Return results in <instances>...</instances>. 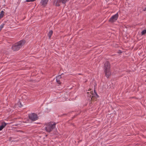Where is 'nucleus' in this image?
I'll use <instances>...</instances> for the list:
<instances>
[{
	"mask_svg": "<svg viewBox=\"0 0 146 146\" xmlns=\"http://www.w3.org/2000/svg\"><path fill=\"white\" fill-rule=\"evenodd\" d=\"M25 40H22L16 43L12 47V50L14 51H17L19 50L25 43Z\"/></svg>",
	"mask_w": 146,
	"mask_h": 146,
	"instance_id": "1",
	"label": "nucleus"
},
{
	"mask_svg": "<svg viewBox=\"0 0 146 146\" xmlns=\"http://www.w3.org/2000/svg\"><path fill=\"white\" fill-rule=\"evenodd\" d=\"M110 64L108 61H106L104 64V70L105 75L107 78L109 77L111 75V72L110 70Z\"/></svg>",
	"mask_w": 146,
	"mask_h": 146,
	"instance_id": "2",
	"label": "nucleus"
},
{
	"mask_svg": "<svg viewBox=\"0 0 146 146\" xmlns=\"http://www.w3.org/2000/svg\"><path fill=\"white\" fill-rule=\"evenodd\" d=\"M56 123H55L52 124V122L48 123L46 125L45 129L46 131L50 132L52 131L55 127Z\"/></svg>",
	"mask_w": 146,
	"mask_h": 146,
	"instance_id": "3",
	"label": "nucleus"
},
{
	"mask_svg": "<svg viewBox=\"0 0 146 146\" xmlns=\"http://www.w3.org/2000/svg\"><path fill=\"white\" fill-rule=\"evenodd\" d=\"M29 119L32 121H35L37 120L38 118L37 115L35 113H32L29 115Z\"/></svg>",
	"mask_w": 146,
	"mask_h": 146,
	"instance_id": "4",
	"label": "nucleus"
},
{
	"mask_svg": "<svg viewBox=\"0 0 146 146\" xmlns=\"http://www.w3.org/2000/svg\"><path fill=\"white\" fill-rule=\"evenodd\" d=\"M119 17V15L118 13H116L115 15L112 16L109 20L110 22L113 23L115 21L117 20Z\"/></svg>",
	"mask_w": 146,
	"mask_h": 146,
	"instance_id": "5",
	"label": "nucleus"
},
{
	"mask_svg": "<svg viewBox=\"0 0 146 146\" xmlns=\"http://www.w3.org/2000/svg\"><path fill=\"white\" fill-rule=\"evenodd\" d=\"M61 0H55L54 1V4L56 6H59L60 5L61 3Z\"/></svg>",
	"mask_w": 146,
	"mask_h": 146,
	"instance_id": "6",
	"label": "nucleus"
},
{
	"mask_svg": "<svg viewBox=\"0 0 146 146\" xmlns=\"http://www.w3.org/2000/svg\"><path fill=\"white\" fill-rule=\"evenodd\" d=\"M48 1V0H41L40 3L42 5L44 6L46 5Z\"/></svg>",
	"mask_w": 146,
	"mask_h": 146,
	"instance_id": "7",
	"label": "nucleus"
},
{
	"mask_svg": "<svg viewBox=\"0 0 146 146\" xmlns=\"http://www.w3.org/2000/svg\"><path fill=\"white\" fill-rule=\"evenodd\" d=\"M7 123L5 122L2 123L1 125L0 126V131L1 130L7 125Z\"/></svg>",
	"mask_w": 146,
	"mask_h": 146,
	"instance_id": "8",
	"label": "nucleus"
},
{
	"mask_svg": "<svg viewBox=\"0 0 146 146\" xmlns=\"http://www.w3.org/2000/svg\"><path fill=\"white\" fill-rule=\"evenodd\" d=\"M87 94L88 96H89L92 100V97L93 96L92 91H90V92H88Z\"/></svg>",
	"mask_w": 146,
	"mask_h": 146,
	"instance_id": "9",
	"label": "nucleus"
},
{
	"mask_svg": "<svg viewBox=\"0 0 146 146\" xmlns=\"http://www.w3.org/2000/svg\"><path fill=\"white\" fill-rule=\"evenodd\" d=\"M52 33L53 31L52 30H51L49 32L48 34V36L49 39H50Z\"/></svg>",
	"mask_w": 146,
	"mask_h": 146,
	"instance_id": "10",
	"label": "nucleus"
},
{
	"mask_svg": "<svg viewBox=\"0 0 146 146\" xmlns=\"http://www.w3.org/2000/svg\"><path fill=\"white\" fill-rule=\"evenodd\" d=\"M4 13V12L3 11H1L0 13V18H1L3 17Z\"/></svg>",
	"mask_w": 146,
	"mask_h": 146,
	"instance_id": "11",
	"label": "nucleus"
},
{
	"mask_svg": "<svg viewBox=\"0 0 146 146\" xmlns=\"http://www.w3.org/2000/svg\"><path fill=\"white\" fill-rule=\"evenodd\" d=\"M145 34H146V29L144 30H143L142 31L141 33V34L142 35H144Z\"/></svg>",
	"mask_w": 146,
	"mask_h": 146,
	"instance_id": "12",
	"label": "nucleus"
},
{
	"mask_svg": "<svg viewBox=\"0 0 146 146\" xmlns=\"http://www.w3.org/2000/svg\"><path fill=\"white\" fill-rule=\"evenodd\" d=\"M69 0H61V3L63 4H65L67 1H68Z\"/></svg>",
	"mask_w": 146,
	"mask_h": 146,
	"instance_id": "13",
	"label": "nucleus"
},
{
	"mask_svg": "<svg viewBox=\"0 0 146 146\" xmlns=\"http://www.w3.org/2000/svg\"><path fill=\"white\" fill-rule=\"evenodd\" d=\"M5 24L3 23L0 26V31L4 27Z\"/></svg>",
	"mask_w": 146,
	"mask_h": 146,
	"instance_id": "14",
	"label": "nucleus"
},
{
	"mask_svg": "<svg viewBox=\"0 0 146 146\" xmlns=\"http://www.w3.org/2000/svg\"><path fill=\"white\" fill-rule=\"evenodd\" d=\"M35 0H26V1L27 2H33Z\"/></svg>",
	"mask_w": 146,
	"mask_h": 146,
	"instance_id": "15",
	"label": "nucleus"
},
{
	"mask_svg": "<svg viewBox=\"0 0 146 146\" xmlns=\"http://www.w3.org/2000/svg\"><path fill=\"white\" fill-rule=\"evenodd\" d=\"M56 82L58 84H60L61 83V82L59 80H58L57 78L56 79Z\"/></svg>",
	"mask_w": 146,
	"mask_h": 146,
	"instance_id": "16",
	"label": "nucleus"
},
{
	"mask_svg": "<svg viewBox=\"0 0 146 146\" xmlns=\"http://www.w3.org/2000/svg\"><path fill=\"white\" fill-rule=\"evenodd\" d=\"M94 92H95V94L96 95V96H97V97H98V94H97V93L95 92V90H94Z\"/></svg>",
	"mask_w": 146,
	"mask_h": 146,
	"instance_id": "17",
	"label": "nucleus"
},
{
	"mask_svg": "<svg viewBox=\"0 0 146 146\" xmlns=\"http://www.w3.org/2000/svg\"><path fill=\"white\" fill-rule=\"evenodd\" d=\"M57 78H61V76H58L57 77Z\"/></svg>",
	"mask_w": 146,
	"mask_h": 146,
	"instance_id": "18",
	"label": "nucleus"
},
{
	"mask_svg": "<svg viewBox=\"0 0 146 146\" xmlns=\"http://www.w3.org/2000/svg\"><path fill=\"white\" fill-rule=\"evenodd\" d=\"M20 104L21 106H19V107H21L23 106V105H21V103H20Z\"/></svg>",
	"mask_w": 146,
	"mask_h": 146,
	"instance_id": "19",
	"label": "nucleus"
},
{
	"mask_svg": "<svg viewBox=\"0 0 146 146\" xmlns=\"http://www.w3.org/2000/svg\"><path fill=\"white\" fill-rule=\"evenodd\" d=\"M146 10V8H145L144 9H143V11H145Z\"/></svg>",
	"mask_w": 146,
	"mask_h": 146,
	"instance_id": "20",
	"label": "nucleus"
},
{
	"mask_svg": "<svg viewBox=\"0 0 146 146\" xmlns=\"http://www.w3.org/2000/svg\"><path fill=\"white\" fill-rule=\"evenodd\" d=\"M1 19V18H0V19Z\"/></svg>",
	"mask_w": 146,
	"mask_h": 146,
	"instance_id": "21",
	"label": "nucleus"
}]
</instances>
